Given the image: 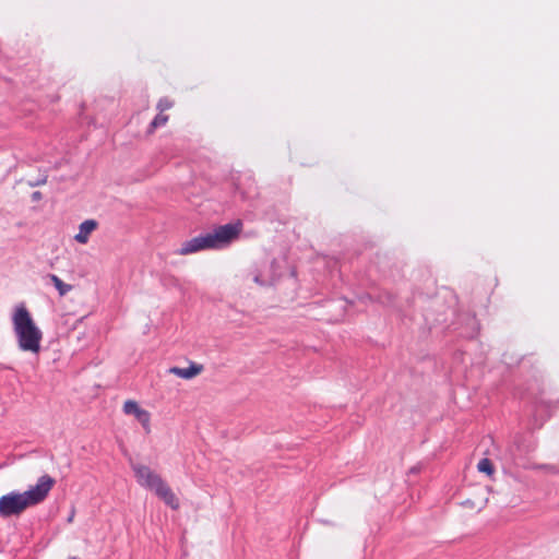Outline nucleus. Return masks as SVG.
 Here are the masks:
<instances>
[{
	"instance_id": "nucleus-1",
	"label": "nucleus",
	"mask_w": 559,
	"mask_h": 559,
	"mask_svg": "<svg viewBox=\"0 0 559 559\" xmlns=\"http://www.w3.org/2000/svg\"><path fill=\"white\" fill-rule=\"evenodd\" d=\"M55 479L45 474L40 476L35 486H31L27 490L10 491L0 497V518L8 519L20 516L28 508L43 502L55 486Z\"/></svg>"
},
{
	"instance_id": "nucleus-7",
	"label": "nucleus",
	"mask_w": 559,
	"mask_h": 559,
	"mask_svg": "<svg viewBox=\"0 0 559 559\" xmlns=\"http://www.w3.org/2000/svg\"><path fill=\"white\" fill-rule=\"evenodd\" d=\"M98 227V222L95 219H86L79 226V233L74 236V240L81 245L88 242L90 236Z\"/></svg>"
},
{
	"instance_id": "nucleus-10",
	"label": "nucleus",
	"mask_w": 559,
	"mask_h": 559,
	"mask_svg": "<svg viewBox=\"0 0 559 559\" xmlns=\"http://www.w3.org/2000/svg\"><path fill=\"white\" fill-rule=\"evenodd\" d=\"M169 117L164 112H159L151 122L148 132L152 133L158 127L165 126L168 121Z\"/></svg>"
},
{
	"instance_id": "nucleus-2",
	"label": "nucleus",
	"mask_w": 559,
	"mask_h": 559,
	"mask_svg": "<svg viewBox=\"0 0 559 559\" xmlns=\"http://www.w3.org/2000/svg\"><path fill=\"white\" fill-rule=\"evenodd\" d=\"M12 328L20 350L33 355L40 353L43 331L24 304L15 307L12 313Z\"/></svg>"
},
{
	"instance_id": "nucleus-13",
	"label": "nucleus",
	"mask_w": 559,
	"mask_h": 559,
	"mask_svg": "<svg viewBox=\"0 0 559 559\" xmlns=\"http://www.w3.org/2000/svg\"><path fill=\"white\" fill-rule=\"evenodd\" d=\"M31 198L33 202H38L43 199V193L40 191H34Z\"/></svg>"
},
{
	"instance_id": "nucleus-12",
	"label": "nucleus",
	"mask_w": 559,
	"mask_h": 559,
	"mask_svg": "<svg viewBox=\"0 0 559 559\" xmlns=\"http://www.w3.org/2000/svg\"><path fill=\"white\" fill-rule=\"evenodd\" d=\"M173 107V102L168 98H162L159 99L157 104V109L159 112H164Z\"/></svg>"
},
{
	"instance_id": "nucleus-3",
	"label": "nucleus",
	"mask_w": 559,
	"mask_h": 559,
	"mask_svg": "<svg viewBox=\"0 0 559 559\" xmlns=\"http://www.w3.org/2000/svg\"><path fill=\"white\" fill-rule=\"evenodd\" d=\"M241 229L240 221L218 226L212 233L185 241L179 248L178 254L188 255L202 250L223 248L237 239Z\"/></svg>"
},
{
	"instance_id": "nucleus-4",
	"label": "nucleus",
	"mask_w": 559,
	"mask_h": 559,
	"mask_svg": "<svg viewBox=\"0 0 559 559\" xmlns=\"http://www.w3.org/2000/svg\"><path fill=\"white\" fill-rule=\"evenodd\" d=\"M132 471L140 486L155 491L164 479L152 471L148 466L142 464H132Z\"/></svg>"
},
{
	"instance_id": "nucleus-9",
	"label": "nucleus",
	"mask_w": 559,
	"mask_h": 559,
	"mask_svg": "<svg viewBox=\"0 0 559 559\" xmlns=\"http://www.w3.org/2000/svg\"><path fill=\"white\" fill-rule=\"evenodd\" d=\"M48 277L55 285L56 289L58 290L59 295L62 297L67 295L69 292L72 290V285L66 284L60 277H58L55 274H49Z\"/></svg>"
},
{
	"instance_id": "nucleus-5",
	"label": "nucleus",
	"mask_w": 559,
	"mask_h": 559,
	"mask_svg": "<svg viewBox=\"0 0 559 559\" xmlns=\"http://www.w3.org/2000/svg\"><path fill=\"white\" fill-rule=\"evenodd\" d=\"M123 412L126 415H133L147 433L151 431V414L146 409L141 408L135 401H126L123 404Z\"/></svg>"
},
{
	"instance_id": "nucleus-8",
	"label": "nucleus",
	"mask_w": 559,
	"mask_h": 559,
	"mask_svg": "<svg viewBox=\"0 0 559 559\" xmlns=\"http://www.w3.org/2000/svg\"><path fill=\"white\" fill-rule=\"evenodd\" d=\"M203 369L204 368L202 365L191 362L188 368L171 367L169 369V372L179 378L189 380L199 376L203 371Z\"/></svg>"
},
{
	"instance_id": "nucleus-11",
	"label": "nucleus",
	"mask_w": 559,
	"mask_h": 559,
	"mask_svg": "<svg viewBox=\"0 0 559 559\" xmlns=\"http://www.w3.org/2000/svg\"><path fill=\"white\" fill-rule=\"evenodd\" d=\"M477 468H478L479 472L485 473V474H487L489 476L492 475L493 472H495L492 462L489 459H487V457L481 459L478 462Z\"/></svg>"
},
{
	"instance_id": "nucleus-14",
	"label": "nucleus",
	"mask_w": 559,
	"mask_h": 559,
	"mask_svg": "<svg viewBox=\"0 0 559 559\" xmlns=\"http://www.w3.org/2000/svg\"><path fill=\"white\" fill-rule=\"evenodd\" d=\"M72 520H73V513L69 516L68 521L72 522Z\"/></svg>"
},
{
	"instance_id": "nucleus-6",
	"label": "nucleus",
	"mask_w": 559,
	"mask_h": 559,
	"mask_svg": "<svg viewBox=\"0 0 559 559\" xmlns=\"http://www.w3.org/2000/svg\"><path fill=\"white\" fill-rule=\"evenodd\" d=\"M154 492L160 500L164 501L165 504H167L173 510H178L180 508L179 499L165 480L157 487Z\"/></svg>"
}]
</instances>
